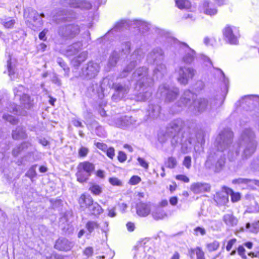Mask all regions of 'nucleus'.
Returning a JSON list of instances; mask_svg holds the SVG:
<instances>
[{"mask_svg": "<svg viewBox=\"0 0 259 259\" xmlns=\"http://www.w3.org/2000/svg\"><path fill=\"white\" fill-rule=\"evenodd\" d=\"M233 133L229 128L222 131L217 137L214 146L217 152L211 151L207 157L205 166L213 169L215 172H220L225 164L226 155L230 161H234L240 155L247 158L255 152L257 142L256 135L250 127L245 128L241 132L237 143L233 144Z\"/></svg>", "mask_w": 259, "mask_h": 259, "instance_id": "obj_1", "label": "nucleus"}, {"mask_svg": "<svg viewBox=\"0 0 259 259\" xmlns=\"http://www.w3.org/2000/svg\"><path fill=\"white\" fill-rule=\"evenodd\" d=\"M196 95L189 90L185 91L182 96L169 109L172 114L178 113L185 108L195 115L209 112L215 108L218 102L215 99L205 98L195 99Z\"/></svg>", "mask_w": 259, "mask_h": 259, "instance_id": "obj_2", "label": "nucleus"}, {"mask_svg": "<svg viewBox=\"0 0 259 259\" xmlns=\"http://www.w3.org/2000/svg\"><path fill=\"white\" fill-rule=\"evenodd\" d=\"M185 126L184 121L181 118H177L171 121L166 126L165 131H161L158 134L159 142H165L168 138H172L171 145L176 147L181 145V151L183 153H189L192 148V139L182 131Z\"/></svg>", "mask_w": 259, "mask_h": 259, "instance_id": "obj_3", "label": "nucleus"}, {"mask_svg": "<svg viewBox=\"0 0 259 259\" xmlns=\"http://www.w3.org/2000/svg\"><path fill=\"white\" fill-rule=\"evenodd\" d=\"M133 79L137 81L136 88L139 93L136 96V100L144 101L152 96L154 79L148 75V69L145 67L138 68L132 75Z\"/></svg>", "mask_w": 259, "mask_h": 259, "instance_id": "obj_4", "label": "nucleus"}, {"mask_svg": "<svg viewBox=\"0 0 259 259\" xmlns=\"http://www.w3.org/2000/svg\"><path fill=\"white\" fill-rule=\"evenodd\" d=\"M137 28L140 32L144 33L150 29V24L141 20H122L117 22L114 27L110 30L102 37L98 39L100 42L105 44L106 41H111L118 36V33L125 29Z\"/></svg>", "mask_w": 259, "mask_h": 259, "instance_id": "obj_5", "label": "nucleus"}, {"mask_svg": "<svg viewBox=\"0 0 259 259\" xmlns=\"http://www.w3.org/2000/svg\"><path fill=\"white\" fill-rule=\"evenodd\" d=\"M164 58V52L159 47L154 48L147 55V62L155 65L153 77L156 79L162 78L166 72V66L163 63Z\"/></svg>", "mask_w": 259, "mask_h": 259, "instance_id": "obj_6", "label": "nucleus"}, {"mask_svg": "<svg viewBox=\"0 0 259 259\" xmlns=\"http://www.w3.org/2000/svg\"><path fill=\"white\" fill-rule=\"evenodd\" d=\"M107 84L109 88L114 90L111 97L113 102H118L123 100L127 95L130 90L129 84L124 83L112 82L108 78L103 79V84Z\"/></svg>", "mask_w": 259, "mask_h": 259, "instance_id": "obj_7", "label": "nucleus"}, {"mask_svg": "<svg viewBox=\"0 0 259 259\" xmlns=\"http://www.w3.org/2000/svg\"><path fill=\"white\" fill-rule=\"evenodd\" d=\"M24 16L26 19L27 25L31 29L35 30L42 25V19L45 17V15L44 13L39 14L36 11L32 9H28L27 11L24 12Z\"/></svg>", "mask_w": 259, "mask_h": 259, "instance_id": "obj_8", "label": "nucleus"}, {"mask_svg": "<svg viewBox=\"0 0 259 259\" xmlns=\"http://www.w3.org/2000/svg\"><path fill=\"white\" fill-rule=\"evenodd\" d=\"M179 88L175 85H169L167 84L160 85L158 89L157 95H159L164 99L165 102H174L179 96Z\"/></svg>", "mask_w": 259, "mask_h": 259, "instance_id": "obj_9", "label": "nucleus"}, {"mask_svg": "<svg viewBox=\"0 0 259 259\" xmlns=\"http://www.w3.org/2000/svg\"><path fill=\"white\" fill-rule=\"evenodd\" d=\"M95 169V165L93 163L85 161L80 162L77 167L76 176L77 180L83 183L86 182Z\"/></svg>", "mask_w": 259, "mask_h": 259, "instance_id": "obj_10", "label": "nucleus"}, {"mask_svg": "<svg viewBox=\"0 0 259 259\" xmlns=\"http://www.w3.org/2000/svg\"><path fill=\"white\" fill-rule=\"evenodd\" d=\"M145 51L143 48L137 49L130 56V62L128 64L123 71L119 75V78H124L126 77L133 70V69L137 65L138 62H140L144 57Z\"/></svg>", "mask_w": 259, "mask_h": 259, "instance_id": "obj_11", "label": "nucleus"}, {"mask_svg": "<svg viewBox=\"0 0 259 259\" xmlns=\"http://www.w3.org/2000/svg\"><path fill=\"white\" fill-rule=\"evenodd\" d=\"M177 74L178 82L182 85H186L190 80L192 79L195 76L196 71L192 67L180 66L175 70Z\"/></svg>", "mask_w": 259, "mask_h": 259, "instance_id": "obj_12", "label": "nucleus"}, {"mask_svg": "<svg viewBox=\"0 0 259 259\" xmlns=\"http://www.w3.org/2000/svg\"><path fill=\"white\" fill-rule=\"evenodd\" d=\"M179 53L181 61L187 65L192 64L196 58V53L185 43H179Z\"/></svg>", "mask_w": 259, "mask_h": 259, "instance_id": "obj_13", "label": "nucleus"}, {"mask_svg": "<svg viewBox=\"0 0 259 259\" xmlns=\"http://www.w3.org/2000/svg\"><path fill=\"white\" fill-rule=\"evenodd\" d=\"M130 48V42H125L121 45V50L116 49L113 51L109 57L108 66L109 68L115 66L120 58H123L124 56H126L127 54L129 53Z\"/></svg>", "mask_w": 259, "mask_h": 259, "instance_id": "obj_14", "label": "nucleus"}, {"mask_svg": "<svg viewBox=\"0 0 259 259\" xmlns=\"http://www.w3.org/2000/svg\"><path fill=\"white\" fill-rule=\"evenodd\" d=\"M53 21L56 23L69 22L76 18L75 14L72 10H66L62 8L54 10L52 12Z\"/></svg>", "mask_w": 259, "mask_h": 259, "instance_id": "obj_15", "label": "nucleus"}, {"mask_svg": "<svg viewBox=\"0 0 259 259\" xmlns=\"http://www.w3.org/2000/svg\"><path fill=\"white\" fill-rule=\"evenodd\" d=\"M100 70V65L96 62L91 61L81 68L79 76L86 79H91L97 76Z\"/></svg>", "mask_w": 259, "mask_h": 259, "instance_id": "obj_16", "label": "nucleus"}, {"mask_svg": "<svg viewBox=\"0 0 259 259\" xmlns=\"http://www.w3.org/2000/svg\"><path fill=\"white\" fill-rule=\"evenodd\" d=\"M80 32L79 26L75 24L61 26L58 30V34L66 39L74 38Z\"/></svg>", "mask_w": 259, "mask_h": 259, "instance_id": "obj_17", "label": "nucleus"}, {"mask_svg": "<svg viewBox=\"0 0 259 259\" xmlns=\"http://www.w3.org/2000/svg\"><path fill=\"white\" fill-rule=\"evenodd\" d=\"M139 124L136 118L127 115L118 118L114 121L115 126L123 130H133Z\"/></svg>", "mask_w": 259, "mask_h": 259, "instance_id": "obj_18", "label": "nucleus"}, {"mask_svg": "<svg viewBox=\"0 0 259 259\" xmlns=\"http://www.w3.org/2000/svg\"><path fill=\"white\" fill-rule=\"evenodd\" d=\"M225 40L232 45H236L240 37L238 29L234 26H227L223 30Z\"/></svg>", "mask_w": 259, "mask_h": 259, "instance_id": "obj_19", "label": "nucleus"}, {"mask_svg": "<svg viewBox=\"0 0 259 259\" xmlns=\"http://www.w3.org/2000/svg\"><path fill=\"white\" fill-rule=\"evenodd\" d=\"M8 112L14 114H18L17 106L14 103H10L9 107H7L3 111H1V107H0V114H2V118L12 124H17L18 123V119L11 115H9Z\"/></svg>", "mask_w": 259, "mask_h": 259, "instance_id": "obj_20", "label": "nucleus"}, {"mask_svg": "<svg viewBox=\"0 0 259 259\" xmlns=\"http://www.w3.org/2000/svg\"><path fill=\"white\" fill-rule=\"evenodd\" d=\"M232 184L240 187L242 189H253L255 186H259V181L239 178L232 180Z\"/></svg>", "mask_w": 259, "mask_h": 259, "instance_id": "obj_21", "label": "nucleus"}, {"mask_svg": "<svg viewBox=\"0 0 259 259\" xmlns=\"http://www.w3.org/2000/svg\"><path fill=\"white\" fill-rule=\"evenodd\" d=\"M60 4L64 7L69 6L71 8H80L81 9H90L92 7V5L90 3L83 1H78L77 0H61Z\"/></svg>", "mask_w": 259, "mask_h": 259, "instance_id": "obj_22", "label": "nucleus"}, {"mask_svg": "<svg viewBox=\"0 0 259 259\" xmlns=\"http://www.w3.org/2000/svg\"><path fill=\"white\" fill-rule=\"evenodd\" d=\"M106 86H108L107 84H103V80L99 84L94 81L88 87V91L92 95H96L99 99H102L104 97V91Z\"/></svg>", "mask_w": 259, "mask_h": 259, "instance_id": "obj_23", "label": "nucleus"}, {"mask_svg": "<svg viewBox=\"0 0 259 259\" xmlns=\"http://www.w3.org/2000/svg\"><path fill=\"white\" fill-rule=\"evenodd\" d=\"M74 245V243L65 238H60L55 244V248L60 251H67L70 250Z\"/></svg>", "mask_w": 259, "mask_h": 259, "instance_id": "obj_24", "label": "nucleus"}, {"mask_svg": "<svg viewBox=\"0 0 259 259\" xmlns=\"http://www.w3.org/2000/svg\"><path fill=\"white\" fill-rule=\"evenodd\" d=\"M211 186L209 184L206 183L197 182L191 184V190L195 194H200L209 192Z\"/></svg>", "mask_w": 259, "mask_h": 259, "instance_id": "obj_25", "label": "nucleus"}, {"mask_svg": "<svg viewBox=\"0 0 259 259\" xmlns=\"http://www.w3.org/2000/svg\"><path fill=\"white\" fill-rule=\"evenodd\" d=\"M215 78L219 79L224 83V87L222 88V91L225 92L226 95L229 87V79L227 78L223 71L220 68H215L214 72Z\"/></svg>", "mask_w": 259, "mask_h": 259, "instance_id": "obj_26", "label": "nucleus"}, {"mask_svg": "<svg viewBox=\"0 0 259 259\" xmlns=\"http://www.w3.org/2000/svg\"><path fill=\"white\" fill-rule=\"evenodd\" d=\"M137 213L141 217H146L150 212L151 206L150 203L139 202L137 204Z\"/></svg>", "mask_w": 259, "mask_h": 259, "instance_id": "obj_27", "label": "nucleus"}, {"mask_svg": "<svg viewBox=\"0 0 259 259\" xmlns=\"http://www.w3.org/2000/svg\"><path fill=\"white\" fill-rule=\"evenodd\" d=\"M228 188L224 187L223 190L217 192L214 196V200L217 203L221 205H225L228 202Z\"/></svg>", "mask_w": 259, "mask_h": 259, "instance_id": "obj_28", "label": "nucleus"}, {"mask_svg": "<svg viewBox=\"0 0 259 259\" xmlns=\"http://www.w3.org/2000/svg\"><path fill=\"white\" fill-rule=\"evenodd\" d=\"M200 10L204 14L209 15H215L218 10L211 3H209L207 1H204L200 6Z\"/></svg>", "mask_w": 259, "mask_h": 259, "instance_id": "obj_29", "label": "nucleus"}, {"mask_svg": "<svg viewBox=\"0 0 259 259\" xmlns=\"http://www.w3.org/2000/svg\"><path fill=\"white\" fill-rule=\"evenodd\" d=\"M94 202L92 197L89 194H82L79 199L78 203L80 208L82 210H84L86 208H88L89 206Z\"/></svg>", "mask_w": 259, "mask_h": 259, "instance_id": "obj_30", "label": "nucleus"}, {"mask_svg": "<svg viewBox=\"0 0 259 259\" xmlns=\"http://www.w3.org/2000/svg\"><path fill=\"white\" fill-rule=\"evenodd\" d=\"M161 107L158 103H150L147 109V113L148 116L151 118H156L158 117L160 114Z\"/></svg>", "mask_w": 259, "mask_h": 259, "instance_id": "obj_31", "label": "nucleus"}, {"mask_svg": "<svg viewBox=\"0 0 259 259\" xmlns=\"http://www.w3.org/2000/svg\"><path fill=\"white\" fill-rule=\"evenodd\" d=\"M7 68L9 75L12 80H14L18 77V73L16 68L15 63L12 62L11 59H10L7 62Z\"/></svg>", "mask_w": 259, "mask_h": 259, "instance_id": "obj_32", "label": "nucleus"}, {"mask_svg": "<svg viewBox=\"0 0 259 259\" xmlns=\"http://www.w3.org/2000/svg\"><path fill=\"white\" fill-rule=\"evenodd\" d=\"M12 136L14 140L25 139L27 137L25 130L20 126H17L15 130L13 131Z\"/></svg>", "mask_w": 259, "mask_h": 259, "instance_id": "obj_33", "label": "nucleus"}, {"mask_svg": "<svg viewBox=\"0 0 259 259\" xmlns=\"http://www.w3.org/2000/svg\"><path fill=\"white\" fill-rule=\"evenodd\" d=\"M32 146L30 142H24L13 150L12 154L14 157H16L22 151H25Z\"/></svg>", "mask_w": 259, "mask_h": 259, "instance_id": "obj_34", "label": "nucleus"}, {"mask_svg": "<svg viewBox=\"0 0 259 259\" xmlns=\"http://www.w3.org/2000/svg\"><path fill=\"white\" fill-rule=\"evenodd\" d=\"M9 153H7L5 150L2 149L0 151V169L3 172L5 171L4 167H7L9 163Z\"/></svg>", "mask_w": 259, "mask_h": 259, "instance_id": "obj_35", "label": "nucleus"}, {"mask_svg": "<svg viewBox=\"0 0 259 259\" xmlns=\"http://www.w3.org/2000/svg\"><path fill=\"white\" fill-rule=\"evenodd\" d=\"M223 221L229 227L235 226L238 223L237 219L232 213L224 214L223 217Z\"/></svg>", "mask_w": 259, "mask_h": 259, "instance_id": "obj_36", "label": "nucleus"}, {"mask_svg": "<svg viewBox=\"0 0 259 259\" xmlns=\"http://www.w3.org/2000/svg\"><path fill=\"white\" fill-rule=\"evenodd\" d=\"M82 47L81 42H75L69 46L66 50V54L68 56H73L77 54Z\"/></svg>", "mask_w": 259, "mask_h": 259, "instance_id": "obj_37", "label": "nucleus"}, {"mask_svg": "<svg viewBox=\"0 0 259 259\" xmlns=\"http://www.w3.org/2000/svg\"><path fill=\"white\" fill-rule=\"evenodd\" d=\"M88 52L83 51L80 53L78 55L75 57L71 61L72 64L74 66H79L83 62H84L88 57Z\"/></svg>", "mask_w": 259, "mask_h": 259, "instance_id": "obj_38", "label": "nucleus"}, {"mask_svg": "<svg viewBox=\"0 0 259 259\" xmlns=\"http://www.w3.org/2000/svg\"><path fill=\"white\" fill-rule=\"evenodd\" d=\"M16 22L15 19L11 17L0 19V23L6 29L13 28Z\"/></svg>", "mask_w": 259, "mask_h": 259, "instance_id": "obj_39", "label": "nucleus"}, {"mask_svg": "<svg viewBox=\"0 0 259 259\" xmlns=\"http://www.w3.org/2000/svg\"><path fill=\"white\" fill-rule=\"evenodd\" d=\"M91 214L94 215H99L103 211L101 206L97 202H93L88 208Z\"/></svg>", "mask_w": 259, "mask_h": 259, "instance_id": "obj_40", "label": "nucleus"}, {"mask_svg": "<svg viewBox=\"0 0 259 259\" xmlns=\"http://www.w3.org/2000/svg\"><path fill=\"white\" fill-rule=\"evenodd\" d=\"M189 252L191 257H193V255L195 254L197 259H205L204 252L200 247L198 246L196 248H191L189 249Z\"/></svg>", "mask_w": 259, "mask_h": 259, "instance_id": "obj_41", "label": "nucleus"}, {"mask_svg": "<svg viewBox=\"0 0 259 259\" xmlns=\"http://www.w3.org/2000/svg\"><path fill=\"white\" fill-rule=\"evenodd\" d=\"M153 218L156 220L163 219L166 214L164 211L161 208H157L152 213Z\"/></svg>", "mask_w": 259, "mask_h": 259, "instance_id": "obj_42", "label": "nucleus"}, {"mask_svg": "<svg viewBox=\"0 0 259 259\" xmlns=\"http://www.w3.org/2000/svg\"><path fill=\"white\" fill-rule=\"evenodd\" d=\"M246 228L249 230V232L257 233L259 231V221L252 224L247 223L246 224Z\"/></svg>", "mask_w": 259, "mask_h": 259, "instance_id": "obj_43", "label": "nucleus"}, {"mask_svg": "<svg viewBox=\"0 0 259 259\" xmlns=\"http://www.w3.org/2000/svg\"><path fill=\"white\" fill-rule=\"evenodd\" d=\"M176 4L180 9H188L191 7V3L188 0H176Z\"/></svg>", "mask_w": 259, "mask_h": 259, "instance_id": "obj_44", "label": "nucleus"}, {"mask_svg": "<svg viewBox=\"0 0 259 259\" xmlns=\"http://www.w3.org/2000/svg\"><path fill=\"white\" fill-rule=\"evenodd\" d=\"M17 99L20 101L21 103L24 105L25 107H30V98L27 94H24Z\"/></svg>", "mask_w": 259, "mask_h": 259, "instance_id": "obj_45", "label": "nucleus"}, {"mask_svg": "<svg viewBox=\"0 0 259 259\" xmlns=\"http://www.w3.org/2000/svg\"><path fill=\"white\" fill-rule=\"evenodd\" d=\"M37 166V164H34L32 165L28 170L27 172L25 174V176L30 178L31 181H32V179L36 177V168Z\"/></svg>", "mask_w": 259, "mask_h": 259, "instance_id": "obj_46", "label": "nucleus"}, {"mask_svg": "<svg viewBox=\"0 0 259 259\" xmlns=\"http://www.w3.org/2000/svg\"><path fill=\"white\" fill-rule=\"evenodd\" d=\"M95 126L96 127L95 133L97 136L101 138H104L106 136V133L102 126L98 125L97 123H95Z\"/></svg>", "mask_w": 259, "mask_h": 259, "instance_id": "obj_47", "label": "nucleus"}, {"mask_svg": "<svg viewBox=\"0 0 259 259\" xmlns=\"http://www.w3.org/2000/svg\"><path fill=\"white\" fill-rule=\"evenodd\" d=\"M25 88L22 85H18L14 89V93L16 99L25 94Z\"/></svg>", "mask_w": 259, "mask_h": 259, "instance_id": "obj_48", "label": "nucleus"}, {"mask_svg": "<svg viewBox=\"0 0 259 259\" xmlns=\"http://www.w3.org/2000/svg\"><path fill=\"white\" fill-rule=\"evenodd\" d=\"M89 190L95 195H99L102 192V188L98 185L93 184L89 188Z\"/></svg>", "mask_w": 259, "mask_h": 259, "instance_id": "obj_49", "label": "nucleus"}, {"mask_svg": "<svg viewBox=\"0 0 259 259\" xmlns=\"http://www.w3.org/2000/svg\"><path fill=\"white\" fill-rule=\"evenodd\" d=\"M219 246L220 243L217 240H214L212 242L208 243L206 245V248L209 252H212L217 250Z\"/></svg>", "mask_w": 259, "mask_h": 259, "instance_id": "obj_50", "label": "nucleus"}, {"mask_svg": "<svg viewBox=\"0 0 259 259\" xmlns=\"http://www.w3.org/2000/svg\"><path fill=\"white\" fill-rule=\"evenodd\" d=\"M98 227L99 224L95 221H89L86 224V228L90 233Z\"/></svg>", "mask_w": 259, "mask_h": 259, "instance_id": "obj_51", "label": "nucleus"}, {"mask_svg": "<svg viewBox=\"0 0 259 259\" xmlns=\"http://www.w3.org/2000/svg\"><path fill=\"white\" fill-rule=\"evenodd\" d=\"M57 62L63 69L65 72V74L68 75L70 70L64 60L61 58H58L57 59Z\"/></svg>", "mask_w": 259, "mask_h": 259, "instance_id": "obj_52", "label": "nucleus"}, {"mask_svg": "<svg viewBox=\"0 0 259 259\" xmlns=\"http://www.w3.org/2000/svg\"><path fill=\"white\" fill-rule=\"evenodd\" d=\"M110 184L114 186H122V182L116 177H111L109 179Z\"/></svg>", "mask_w": 259, "mask_h": 259, "instance_id": "obj_53", "label": "nucleus"}, {"mask_svg": "<svg viewBox=\"0 0 259 259\" xmlns=\"http://www.w3.org/2000/svg\"><path fill=\"white\" fill-rule=\"evenodd\" d=\"M229 193H231V200L233 202L238 201L240 199V195L239 193H235L229 188L228 189Z\"/></svg>", "mask_w": 259, "mask_h": 259, "instance_id": "obj_54", "label": "nucleus"}, {"mask_svg": "<svg viewBox=\"0 0 259 259\" xmlns=\"http://www.w3.org/2000/svg\"><path fill=\"white\" fill-rule=\"evenodd\" d=\"M238 255L242 259H247V257L245 254V249L243 245H239L237 248Z\"/></svg>", "mask_w": 259, "mask_h": 259, "instance_id": "obj_55", "label": "nucleus"}, {"mask_svg": "<svg viewBox=\"0 0 259 259\" xmlns=\"http://www.w3.org/2000/svg\"><path fill=\"white\" fill-rule=\"evenodd\" d=\"M177 165V160L175 157H170L168 158L166 166L170 168H174Z\"/></svg>", "mask_w": 259, "mask_h": 259, "instance_id": "obj_56", "label": "nucleus"}, {"mask_svg": "<svg viewBox=\"0 0 259 259\" xmlns=\"http://www.w3.org/2000/svg\"><path fill=\"white\" fill-rule=\"evenodd\" d=\"M89 152L88 148L81 146L78 150V156L80 157H85Z\"/></svg>", "mask_w": 259, "mask_h": 259, "instance_id": "obj_57", "label": "nucleus"}, {"mask_svg": "<svg viewBox=\"0 0 259 259\" xmlns=\"http://www.w3.org/2000/svg\"><path fill=\"white\" fill-rule=\"evenodd\" d=\"M141 181V179L138 176H133L129 181V184L132 185H135L139 184Z\"/></svg>", "mask_w": 259, "mask_h": 259, "instance_id": "obj_58", "label": "nucleus"}, {"mask_svg": "<svg viewBox=\"0 0 259 259\" xmlns=\"http://www.w3.org/2000/svg\"><path fill=\"white\" fill-rule=\"evenodd\" d=\"M194 234L196 236H198L199 235L203 236L206 234V231L205 229L200 227H196L194 229Z\"/></svg>", "mask_w": 259, "mask_h": 259, "instance_id": "obj_59", "label": "nucleus"}, {"mask_svg": "<svg viewBox=\"0 0 259 259\" xmlns=\"http://www.w3.org/2000/svg\"><path fill=\"white\" fill-rule=\"evenodd\" d=\"M183 164L187 168L189 169L191 166V157L190 156H185Z\"/></svg>", "mask_w": 259, "mask_h": 259, "instance_id": "obj_60", "label": "nucleus"}, {"mask_svg": "<svg viewBox=\"0 0 259 259\" xmlns=\"http://www.w3.org/2000/svg\"><path fill=\"white\" fill-rule=\"evenodd\" d=\"M246 212L249 213H256L259 212V205L255 203L254 205L249 207L246 210Z\"/></svg>", "mask_w": 259, "mask_h": 259, "instance_id": "obj_61", "label": "nucleus"}, {"mask_svg": "<svg viewBox=\"0 0 259 259\" xmlns=\"http://www.w3.org/2000/svg\"><path fill=\"white\" fill-rule=\"evenodd\" d=\"M137 160L139 164L146 169H147L149 167L148 163L143 158L139 157L137 158Z\"/></svg>", "mask_w": 259, "mask_h": 259, "instance_id": "obj_62", "label": "nucleus"}, {"mask_svg": "<svg viewBox=\"0 0 259 259\" xmlns=\"http://www.w3.org/2000/svg\"><path fill=\"white\" fill-rule=\"evenodd\" d=\"M107 156L113 159L115 155V150L113 147L107 148V150L105 151Z\"/></svg>", "mask_w": 259, "mask_h": 259, "instance_id": "obj_63", "label": "nucleus"}, {"mask_svg": "<svg viewBox=\"0 0 259 259\" xmlns=\"http://www.w3.org/2000/svg\"><path fill=\"white\" fill-rule=\"evenodd\" d=\"M236 239L235 238H233L228 241L227 246L226 247V250L228 251H230L232 249L233 246L236 242Z\"/></svg>", "mask_w": 259, "mask_h": 259, "instance_id": "obj_64", "label": "nucleus"}]
</instances>
